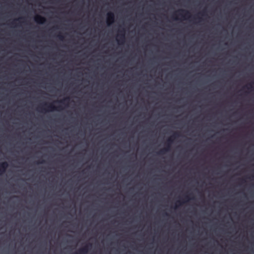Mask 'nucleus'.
I'll list each match as a JSON object with an SVG mask.
<instances>
[{"label":"nucleus","mask_w":254,"mask_h":254,"mask_svg":"<svg viewBox=\"0 0 254 254\" xmlns=\"http://www.w3.org/2000/svg\"><path fill=\"white\" fill-rule=\"evenodd\" d=\"M252 84H254V82H252V83L249 84V86H247V88L248 89H249L250 88L249 86H250V87L252 88Z\"/></svg>","instance_id":"ddd939ff"},{"label":"nucleus","mask_w":254,"mask_h":254,"mask_svg":"<svg viewBox=\"0 0 254 254\" xmlns=\"http://www.w3.org/2000/svg\"><path fill=\"white\" fill-rule=\"evenodd\" d=\"M185 198L187 199L188 200L190 199V198L188 195L185 196Z\"/></svg>","instance_id":"4468645a"},{"label":"nucleus","mask_w":254,"mask_h":254,"mask_svg":"<svg viewBox=\"0 0 254 254\" xmlns=\"http://www.w3.org/2000/svg\"><path fill=\"white\" fill-rule=\"evenodd\" d=\"M180 136V134L178 132H175L174 134L169 138L166 143V147L163 149H161L158 152L159 155L165 154L166 152L169 151L171 149V146L173 143V139H175Z\"/></svg>","instance_id":"f257e3e1"},{"label":"nucleus","mask_w":254,"mask_h":254,"mask_svg":"<svg viewBox=\"0 0 254 254\" xmlns=\"http://www.w3.org/2000/svg\"><path fill=\"white\" fill-rule=\"evenodd\" d=\"M60 107V106L56 107L53 103L48 104L47 103H45L43 105L39 106L38 110L39 111H45V112L53 111L55 110H58Z\"/></svg>","instance_id":"f03ea898"},{"label":"nucleus","mask_w":254,"mask_h":254,"mask_svg":"<svg viewBox=\"0 0 254 254\" xmlns=\"http://www.w3.org/2000/svg\"><path fill=\"white\" fill-rule=\"evenodd\" d=\"M177 12L178 13V15L181 16L183 18H189L190 17V13L189 11L181 9H179Z\"/></svg>","instance_id":"39448f33"},{"label":"nucleus","mask_w":254,"mask_h":254,"mask_svg":"<svg viewBox=\"0 0 254 254\" xmlns=\"http://www.w3.org/2000/svg\"><path fill=\"white\" fill-rule=\"evenodd\" d=\"M173 18L174 19L177 20L178 18L177 17H174V16L173 15Z\"/></svg>","instance_id":"dca6fc26"},{"label":"nucleus","mask_w":254,"mask_h":254,"mask_svg":"<svg viewBox=\"0 0 254 254\" xmlns=\"http://www.w3.org/2000/svg\"><path fill=\"white\" fill-rule=\"evenodd\" d=\"M125 30L124 29L119 31V34L118 36L117 40L119 44H123L125 41Z\"/></svg>","instance_id":"7ed1b4c3"},{"label":"nucleus","mask_w":254,"mask_h":254,"mask_svg":"<svg viewBox=\"0 0 254 254\" xmlns=\"http://www.w3.org/2000/svg\"><path fill=\"white\" fill-rule=\"evenodd\" d=\"M8 166V164L7 162L0 163V175L5 172Z\"/></svg>","instance_id":"423d86ee"},{"label":"nucleus","mask_w":254,"mask_h":254,"mask_svg":"<svg viewBox=\"0 0 254 254\" xmlns=\"http://www.w3.org/2000/svg\"><path fill=\"white\" fill-rule=\"evenodd\" d=\"M35 21L39 24H43L46 22V18L40 15H37L34 18Z\"/></svg>","instance_id":"0eeeda50"},{"label":"nucleus","mask_w":254,"mask_h":254,"mask_svg":"<svg viewBox=\"0 0 254 254\" xmlns=\"http://www.w3.org/2000/svg\"><path fill=\"white\" fill-rule=\"evenodd\" d=\"M184 202H185V201H182L181 200L178 201L177 203H178V205L176 204L174 208L177 209L178 206L182 205Z\"/></svg>","instance_id":"1a4fd4ad"},{"label":"nucleus","mask_w":254,"mask_h":254,"mask_svg":"<svg viewBox=\"0 0 254 254\" xmlns=\"http://www.w3.org/2000/svg\"><path fill=\"white\" fill-rule=\"evenodd\" d=\"M22 18H18V19H15L14 21H15V20H18L19 19H22Z\"/></svg>","instance_id":"2eb2a0df"},{"label":"nucleus","mask_w":254,"mask_h":254,"mask_svg":"<svg viewBox=\"0 0 254 254\" xmlns=\"http://www.w3.org/2000/svg\"><path fill=\"white\" fill-rule=\"evenodd\" d=\"M202 15H204V11L202 12Z\"/></svg>","instance_id":"6ab92c4d"},{"label":"nucleus","mask_w":254,"mask_h":254,"mask_svg":"<svg viewBox=\"0 0 254 254\" xmlns=\"http://www.w3.org/2000/svg\"><path fill=\"white\" fill-rule=\"evenodd\" d=\"M69 98L68 97H67V98H64V99H63V100H61L60 101H59L61 103H63L64 102V101H69Z\"/></svg>","instance_id":"9b49d317"},{"label":"nucleus","mask_w":254,"mask_h":254,"mask_svg":"<svg viewBox=\"0 0 254 254\" xmlns=\"http://www.w3.org/2000/svg\"><path fill=\"white\" fill-rule=\"evenodd\" d=\"M11 24H14V21H12V22H11Z\"/></svg>","instance_id":"a211bd4d"},{"label":"nucleus","mask_w":254,"mask_h":254,"mask_svg":"<svg viewBox=\"0 0 254 254\" xmlns=\"http://www.w3.org/2000/svg\"><path fill=\"white\" fill-rule=\"evenodd\" d=\"M115 21V15L113 12H109L107 14V23L108 26L113 23Z\"/></svg>","instance_id":"20e7f679"},{"label":"nucleus","mask_w":254,"mask_h":254,"mask_svg":"<svg viewBox=\"0 0 254 254\" xmlns=\"http://www.w3.org/2000/svg\"><path fill=\"white\" fill-rule=\"evenodd\" d=\"M57 37L59 38V39L61 40H63L64 39V37L61 34H59L58 35Z\"/></svg>","instance_id":"9d476101"},{"label":"nucleus","mask_w":254,"mask_h":254,"mask_svg":"<svg viewBox=\"0 0 254 254\" xmlns=\"http://www.w3.org/2000/svg\"><path fill=\"white\" fill-rule=\"evenodd\" d=\"M89 245H86L83 247L82 248L80 249L78 251L73 254H86L88 253L89 248Z\"/></svg>","instance_id":"6e6552de"},{"label":"nucleus","mask_w":254,"mask_h":254,"mask_svg":"<svg viewBox=\"0 0 254 254\" xmlns=\"http://www.w3.org/2000/svg\"><path fill=\"white\" fill-rule=\"evenodd\" d=\"M45 163L44 160L39 161L37 162V164H44Z\"/></svg>","instance_id":"f8f14e48"},{"label":"nucleus","mask_w":254,"mask_h":254,"mask_svg":"<svg viewBox=\"0 0 254 254\" xmlns=\"http://www.w3.org/2000/svg\"><path fill=\"white\" fill-rule=\"evenodd\" d=\"M165 214V215H166V216H168V214H167V213H166Z\"/></svg>","instance_id":"f3484780"}]
</instances>
